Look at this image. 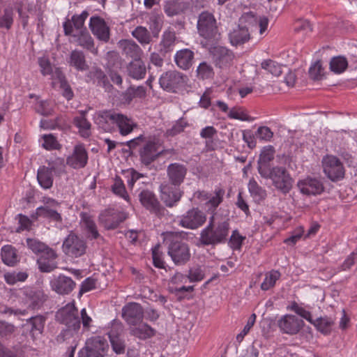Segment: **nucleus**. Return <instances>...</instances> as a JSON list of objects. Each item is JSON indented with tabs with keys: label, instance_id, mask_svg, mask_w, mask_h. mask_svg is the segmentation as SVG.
Instances as JSON below:
<instances>
[{
	"label": "nucleus",
	"instance_id": "obj_61",
	"mask_svg": "<svg viewBox=\"0 0 357 357\" xmlns=\"http://www.w3.org/2000/svg\"><path fill=\"white\" fill-rule=\"evenodd\" d=\"M255 136L260 140L270 141L273 137V132L267 126H260L255 132Z\"/></svg>",
	"mask_w": 357,
	"mask_h": 357
},
{
	"label": "nucleus",
	"instance_id": "obj_40",
	"mask_svg": "<svg viewBox=\"0 0 357 357\" xmlns=\"http://www.w3.org/2000/svg\"><path fill=\"white\" fill-rule=\"evenodd\" d=\"M46 317L43 315L31 317L26 319V324L31 326L30 333L33 337L41 335L43 332Z\"/></svg>",
	"mask_w": 357,
	"mask_h": 357
},
{
	"label": "nucleus",
	"instance_id": "obj_59",
	"mask_svg": "<svg viewBox=\"0 0 357 357\" xmlns=\"http://www.w3.org/2000/svg\"><path fill=\"white\" fill-rule=\"evenodd\" d=\"M112 190L116 195L123 197L126 200H128V195L126 192L124 184L121 178H116L114 185L112 186Z\"/></svg>",
	"mask_w": 357,
	"mask_h": 357
},
{
	"label": "nucleus",
	"instance_id": "obj_27",
	"mask_svg": "<svg viewBox=\"0 0 357 357\" xmlns=\"http://www.w3.org/2000/svg\"><path fill=\"white\" fill-rule=\"evenodd\" d=\"M26 301L29 307L35 310L43 306L48 296L44 291L40 289H30L24 292Z\"/></svg>",
	"mask_w": 357,
	"mask_h": 357
},
{
	"label": "nucleus",
	"instance_id": "obj_1",
	"mask_svg": "<svg viewBox=\"0 0 357 357\" xmlns=\"http://www.w3.org/2000/svg\"><path fill=\"white\" fill-rule=\"evenodd\" d=\"M143 175L132 171L131 177L128 181V188L133 194H137L139 202L146 210L157 216L163 215L165 208L151 190L144 188V182L141 181Z\"/></svg>",
	"mask_w": 357,
	"mask_h": 357
},
{
	"label": "nucleus",
	"instance_id": "obj_19",
	"mask_svg": "<svg viewBox=\"0 0 357 357\" xmlns=\"http://www.w3.org/2000/svg\"><path fill=\"white\" fill-rule=\"evenodd\" d=\"M89 28L92 33L100 41L107 43L110 38L109 28L105 21L98 16L90 19Z\"/></svg>",
	"mask_w": 357,
	"mask_h": 357
},
{
	"label": "nucleus",
	"instance_id": "obj_43",
	"mask_svg": "<svg viewBox=\"0 0 357 357\" xmlns=\"http://www.w3.org/2000/svg\"><path fill=\"white\" fill-rule=\"evenodd\" d=\"M175 40L176 36L174 32L165 31L162 35L160 43H159V51L160 54L165 56L166 53L172 51L175 43Z\"/></svg>",
	"mask_w": 357,
	"mask_h": 357
},
{
	"label": "nucleus",
	"instance_id": "obj_56",
	"mask_svg": "<svg viewBox=\"0 0 357 357\" xmlns=\"http://www.w3.org/2000/svg\"><path fill=\"white\" fill-rule=\"evenodd\" d=\"M187 275L188 279H189L191 282L201 281L204 278V271L200 266L190 268Z\"/></svg>",
	"mask_w": 357,
	"mask_h": 357
},
{
	"label": "nucleus",
	"instance_id": "obj_62",
	"mask_svg": "<svg viewBox=\"0 0 357 357\" xmlns=\"http://www.w3.org/2000/svg\"><path fill=\"white\" fill-rule=\"evenodd\" d=\"M245 238V237L240 235L237 230L233 231L229 242L230 247L234 250H239Z\"/></svg>",
	"mask_w": 357,
	"mask_h": 357
},
{
	"label": "nucleus",
	"instance_id": "obj_51",
	"mask_svg": "<svg viewBox=\"0 0 357 357\" xmlns=\"http://www.w3.org/2000/svg\"><path fill=\"white\" fill-rule=\"evenodd\" d=\"M280 273L277 271H271L266 273L265 278L261 284V288L264 291L268 290L273 287L276 281L280 278Z\"/></svg>",
	"mask_w": 357,
	"mask_h": 357
},
{
	"label": "nucleus",
	"instance_id": "obj_36",
	"mask_svg": "<svg viewBox=\"0 0 357 357\" xmlns=\"http://www.w3.org/2000/svg\"><path fill=\"white\" fill-rule=\"evenodd\" d=\"M54 167L41 166L38 169L37 180L39 185L44 189H50L53 185Z\"/></svg>",
	"mask_w": 357,
	"mask_h": 357
},
{
	"label": "nucleus",
	"instance_id": "obj_23",
	"mask_svg": "<svg viewBox=\"0 0 357 357\" xmlns=\"http://www.w3.org/2000/svg\"><path fill=\"white\" fill-rule=\"evenodd\" d=\"M301 193L306 195H316L324 191L322 183L314 178L307 177L297 183Z\"/></svg>",
	"mask_w": 357,
	"mask_h": 357
},
{
	"label": "nucleus",
	"instance_id": "obj_24",
	"mask_svg": "<svg viewBox=\"0 0 357 357\" xmlns=\"http://www.w3.org/2000/svg\"><path fill=\"white\" fill-rule=\"evenodd\" d=\"M88 16L89 13L84 10L80 15H73L71 20H67L63 24L65 35L70 36L74 34L73 28H75L77 33L80 32L81 30H84L85 28L84 27V22Z\"/></svg>",
	"mask_w": 357,
	"mask_h": 357
},
{
	"label": "nucleus",
	"instance_id": "obj_26",
	"mask_svg": "<svg viewBox=\"0 0 357 357\" xmlns=\"http://www.w3.org/2000/svg\"><path fill=\"white\" fill-rule=\"evenodd\" d=\"M275 152L274 147L271 145L264 146L261 151L257 161V171L260 176L272 169L270 162L274 159Z\"/></svg>",
	"mask_w": 357,
	"mask_h": 357
},
{
	"label": "nucleus",
	"instance_id": "obj_6",
	"mask_svg": "<svg viewBox=\"0 0 357 357\" xmlns=\"http://www.w3.org/2000/svg\"><path fill=\"white\" fill-rule=\"evenodd\" d=\"M197 28L199 35L204 39L211 42L218 39L217 22L213 13L202 12L198 16Z\"/></svg>",
	"mask_w": 357,
	"mask_h": 357
},
{
	"label": "nucleus",
	"instance_id": "obj_49",
	"mask_svg": "<svg viewBox=\"0 0 357 357\" xmlns=\"http://www.w3.org/2000/svg\"><path fill=\"white\" fill-rule=\"evenodd\" d=\"M13 9L12 7H6L3 13L0 14V29L9 30L13 24Z\"/></svg>",
	"mask_w": 357,
	"mask_h": 357
},
{
	"label": "nucleus",
	"instance_id": "obj_7",
	"mask_svg": "<svg viewBox=\"0 0 357 357\" xmlns=\"http://www.w3.org/2000/svg\"><path fill=\"white\" fill-rule=\"evenodd\" d=\"M253 22H256V18L252 13H246L240 18L239 24L229 34V40L232 45H241L250 40L249 27L245 24H251Z\"/></svg>",
	"mask_w": 357,
	"mask_h": 357
},
{
	"label": "nucleus",
	"instance_id": "obj_38",
	"mask_svg": "<svg viewBox=\"0 0 357 357\" xmlns=\"http://www.w3.org/2000/svg\"><path fill=\"white\" fill-rule=\"evenodd\" d=\"M68 63L78 71H85L89 69L85 55L81 50H73L70 54Z\"/></svg>",
	"mask_w": 357,
	"mask_h": 357
},
{
	"label": "nucleus",
	"instance_id": "obj_16",
	"mask_svg": "<svg viewBox=\"0 0 357 357\" xmlns=\"http://www.w3.org/2000/svg\"><path fill=\"white\" fill-rule=\"evenodd\" d=\"M144 310L140 304L129 303L122 309V317L131 326H135L142 321Z\"/></svg>",
	"mask_w": 357,
	"mask_h": 357
},
{
	"label": "nucleus",
	"instance_id": "obj_39",
	"mask_svg": "<svg viewBox=\"0 0 357 357\" xmlns=\"http://www.w3.org/2000/svg\"><path fill=\"white\" fill-rule=\"evenodd\" d=\"M130 333L140 340H146L153 336L155 331L147 324L140 322L130 327Z\"/></svg>",
	"mask_w": 357,
	"mask_h": 357
},
{
	"label": "nucleus",
	"instance_id": "obj_15",
	"mask_svg": "<svg viewBox=\"0 0 357 357\" xmlns=\"http://www.w3.org/2000/svg\"><path fill=\"white\" fill-rule=\"evenodd\" d=\"M76 286V283L65 275L60 274L57 276L54 275L50 280L51 289L60 295L69 294Z\"/></svg>",
	"mask_w": 357,
	"mask_h": 357
},
{
	"label": "nucleus",
	"instance_id": "obj_48",
	"mask_svg": "<svg viewBox=\"0 0 357 357\" xmlns=\"http://www.w3.org/2000/svg\"><path fill=\"white\" fill-rule=\"evenodd\" d=\"M312 324H314L317 329L321 333L328 335L331 332L334 321L331 318L325 317L313 320V323Z\"/></svg>",
	"mask_w": 357,
	"mask_h": 357
},
{
	"label": "nucleus",
	"instance_id": "obj_3",
	"mask_svg": "<svg viewBox=\"0 0 357 357\" xmlns=\"http://www.w3.org/2000/svg\"><path fill=\"white\" fill-rule=\"evenodd\" d=\"M167 254L176 266L186 264L191 258L190 247L181 239V233L167 231L164 234Z\"/></svg>",
	"mask_w": 357,
	"mask_h": 357
},
{
	"label": "nucleus",
	"instance_id": "obj_8",
	"mask_svg": "<svg viewBox=\"0 0 357 357\" xmlns=\"http://www.w3.org/2000/svg\"><path fill=\"white\" fill-rule=\"evenodd\" d=\"M109 345L105 338L94 336L89 338L85 346L79 351V357H105Z\"/></svg>",
	"mask_w": 357,
	"mask_h": 357
},
{
	"label": "nucleus",
	"instance_id": "obj_42",
	"mask_svg": "<svg viewBox=\"0 0 357 357\" xmlns=\"http://www.w3.org/2000/svg\"><path fill=\"white\" fill-rule=\"evenodd\" d=\"M86 111H81L80 115L77 116L73 119L74 125L79 128V132L82 137H88L91 135V123L86 118Z\"/></svg>",
	"mask_w": 357,
	"mask_h": 357
},
{
	"label": "nucleus",
	"instance_id": "obj_17",
	"mask_svg": "<svg viewBox=\"0 0 357 357\" xmlns=\"http://www.w3.org/2000/svg\"><path fill=\"white\" fill-rule=\"evenodd\" d=\"M122 324L121 323H114L111 330L108 333L112 350L116 354H123L126 350V343L122 335Z\"/></svg>",
	"mask_w": 357,
	"mask_h": 357
},
{
	"label": "nucleus",
	"instance_id": "obj_12",
	"mask_svg": "<svg viewBox=\"0 0 357 357\" xmlns=\"http://www.w3.org/2000/svg\"><path fill=\"white\" fill-rule=\"evenodd\" d=\"M324 174L332 181H337L344 176V169L341 161L333 155H327L322 160Z\"/></svg>",
	"mask_w": 357,
	"mask_h": 357
},
{
	"label": "nucleus",
	"instance_id": "obj_2",
	"mask_svg": "<svg viewBox=\"0 0 357 357\" xmlns=\"http://www.w3.org/2000/svg\"><path fill=\"white\" fill-rule=\"evenodd\" d=\"M229 230V218L224 217L218 220V214L213 213L208 225L200 233L199 242L204 246L224 243L227 240Z\"/></svg>",
	"mask_w": 357,
	"mask_h": 357
},
{
	"label": "nucleus",
	"instance_id": "obj_18",
	"mask_svg": "<svg viewBox=\"0 0 357 357\" xmlns=\"http://www.w3.org/2000/svg\"><path fill=\"white\" fill-rule=\"evenodd\" d=\"M160 144L158 142L149 141L139 150L140 160L146 166L149 165L161 156L159 152Z\"/></svg>",
	"mask_w": 357,
	"mask_h": 357
},
{
	"label": "nucleus",
	"instance_id": "obj_57",
	"mask_svg": "<svg viewBox=\"0 0 357 357\" xmlns=\"http://www.w3.org/2000/svg\"><path fill=\"white\" fill-rule=\"evenodd\" d=\"M197 75L202 79H208L213 75V68L206 62L201 63L197 69Z\"/></svg>",
	"mask_w": 357,
	"mask_h": 357
},
{
	"label": "nucleus",
	"instance_id": "obj_4",
	"mask_svg": "<svg viewBox=\"0 0 357 357\" xmlns=\"http://www.w3.org/2000/svg\"><path fill=\"white\" fill-rule=\"evenodd\" d=\"M96 122L100 126L104 128L105 130L107 128L104 127V124H116L122 135H126L131 132L135 126L131 119L124 114L112 110H103L98 112Z\"/></svg>",
	"mask_w": 357,
	"mask_h": 357
},
{
	"label": "nucleus",
	"instance_id": "obj_58",
	"mask_svg": "<svg viewBox=\"0 0 357 357\" xmlns=\"http://www.w3.org/2000/svg\"><path fill=\"white\" fill-rule=\"evenodd\" d=\"M310 77L314 80L321 79L324 75V69L319 61H316L309 69Z\"/></svg>",
	"mask_w": 357,
	"mask_h": 357
},
{
	"label": "nucleus",
	"instance_id": "obj_5",
	"mask_svg": "<svg viewBox=\"0 0 357 357\" xmlns=\"http://www.w3.org/2000/svg\"><path fill=\"white\" fill-rule=\"evenodd\" d=\"M261 176L265 179H271L275 188L283 194L289 193L293 187L294 179L284 167H272V169Z\"/></svg>",
	"mask_w": 357,
	"mask_h": 357
},
{
	"label": "nucleus",
	"instance_id": "obj_34",
	"mask_svg": "<svg viewBox=\"0 0 357 357\" xmlns=\"http://www.w3.org/2000/svg\"><path fill=\"white\" fill-rule=\"evenodd\" d=\"M28 248L35 254L44 253L48 257L55 259L57 257L56 252L45 243L36 238H27Z\"/></svg>",
	"mask_w": 357,
	"mask_h": 357
},
{
	"label": "nucleus",
	"instance_id": "obj_55",
	"mask_svg": "<svg viewBox=\"0 0 357 357\" xmlns=\"http://www.w3.org/2000/svg\"><path fill=\"white\" fill-rule=\"evenodd\" d=\"M187 126H188V121L183 118H181L176 121L171 128L167 130L166 135L170 137L176 136L182 132Z\"/></svg>",
	"mask_w": 357,
	"mask_h": 357
},
{
	"label": "nucleus",
	"instance_id": "obj_20",
	"mask_svg": "<svg viewBox=\"0 0 357 357\" xmlns=\"http://www.w3.org/2000/svg\"><path fill=\"white\" fill-rule=\"evenodd\" d=\"M88 162V153L83 144L74 146L73 153L66 159V163L74 169L84 167Z\"/></svg>",
	"mask_w": 357,
	"mask_h": 357
},
{
	"label": "nucleus",
	"instance_id": "obj_32",
	"mask_svg": "<svg viewBox=\"0 0 357 357\" xmlns=\"http://www.w3.org/2000/svg\"><path fill=\"white\" fill-rule=\"evenodd\" d=\"M190 7L187 1L179 0H169L164 6V11L169 17L181 15L185 13Z\"/></svg>",
	"mask_w": 357,
	"mask_h": 357
},
{
	"label": "nucleus",
	"instance_id": "obj_50",
	"mask_svg": "<svg viewBox=\"0 0 357 357\" xmlns=\"http://www.w3.org/2000/svg\"><path fill=\"white\" fill-rule=\"evenodd\" d=\"M348 66L347 60L344 56L333 57L330 62L331 70L335 73L344 72Z\"/></svg>",
	"mask_w": 357,
	"mask_h": 357
},
{
	"label": "nucleus",
	"instance_id": "obj_30",
	"mask_svg": "<svg viewBox=\"0 0 357 357\" xmlns=\"http://www.w3.org/2000/svg\"><path fill=\"white\" fill-rule=\"evenodd\" d=\"M99 219L107 229H114L124 220L125 218L121 213L114 210H108L101 213Z\"/></svg>",
	"mask_w": 357,
	"mask_h": 357
},
{
	"label": "nucleus",
	"instance_id": "obj_14",
	"mask_svg": "<svg viewBox=\"0 0 357 357\" xmlns=\"http://www.w3.org/2000/svg\"><path fill=\"white\" fill-rule=\"evenodd\" d=\"M59 203L56 200L47 198L45 200L44 206L38 207L36 210V216L49 219L50 221L61 223L62 217L57 211Z\"/></svg>",
	"mask_w": 357,
	"mask_h": 357
},
{
	"label": "nucleus",
	"instance_id": "obj_63",
	"mask_svg": "<svg viewBox=\"0 0 357 357\" xmlns=\"http://www.w3.org/2000/svg\"><path fill=\"white\" fill-rule=\"evenodd\" d=\"M38 268L41 272L50 273L56 268V263L45 259L38 260Z\"/></svg>",
	"mask_w": 357,
	"mask_h": 357
},
{
	"label": "nucleus",
	"instance_id": "obj_10",
	"mask_svg": "<svg viewBox=\"0 0 357 357\" xmlns=\"http://www.w3.org/2000/svg\"><path fill=\"white\" fill-rule=\"evenodd\" d=\"M187 81V76L176 70H169L160 77L159 84L161 88L168 92H176L183 87Z\"/></svg>",
	"mask_w": 357,
	"mask_h": 357
},
{
	"label": "nucleus",
	"instance_id": "obj_46",
	"mask_svg": "<svg viewBox=\"0 0 357 357\" xmlns=\"http://www.w3.org/2000/svg\"><path fill=\"white\" fill-rule=\"evenodd\" d=\"M1 259L4 264L14 266L18 261L16 250L11 245H5L1 249Z\"/></svg>",
	"mask_w": 357,
	"mask_h": 357
},
{
	"label": "nucleus",
	"instance_id": "obj_28",
	"mask_svg": "<svg viewBox=\"0 0 357 357\" xmlns=\"http://www.w3.org/2000/svg\"><path fill=\"white\" fill-rule=\"evenodd\" d=\"M234 57L233 52L224 47H215L213 52V61L220 68L231 65Z\"/></svg>",
	"mask_w": 357,
	"mask_h": 357
},
{
	"label": "nucleus",
	"instance_id": "obj_54",
	"mask_svg": "<svg viewBox=\"0 0 357 357\" xmlns=\"http://www.w3.org/2000/svg\"><path fill=\"white\" fill-rule=\"evenodd\" d=\"M28 278L26 272H10L4 274L6 282L10 285L16 284L17 282H24Z\"/></svg>",
	"mask_w": 357,
	"mask_h": 357
},
{
	"label": "nucleus",
	"instance_id": "obj_25",
	"mask_svg": "<svg viewBox=\"0 0 357 357\" xmlns=\"http://www.w3.org/2000/svg\"><path fill=\"white\" fill-rule=\"evenodd\" d=\"M161 199L168 207H172L182 197L183 192L179 188L169 185L160 186Z\"/></svg>",
	"mask_w": 357,
	"mask_h": 357
},
{
	"label": "nucleus",
	"instance_id": "obj_47",
	"mask_svg": "<svg viewBox=\"0 0 357 357\" xmlns=\"http://www.w3.org/2000/svg\"><path fill=\"white\" fill-rule=\"evenodd\" d=\"M248 190L256 202H261L266 197V191L257 183L254 178L249 181Z\"/></svg>",
	"mask_w": 357,
	"mask_h": 357
},
{
	"label": "nucleus",
	"instance_id": "obj_13",
	"mask_svg": "<svg viewBox=\"0 0 357 357\" xmlns=\"http://www.w3.org/2000/svg\"><path fill=\"white\" fill-rule=\"evenodd\" d=\"M206 220L205 213L198 208H193L181 217L179 225L185 228L196 229L202 226Z\"/></svg>",
	"mask_w": 357,
	"mask_h": 357
},
{
	"label": "nucleus",
	"instance_id": "obj_52",
	"mask_svg": "<svg viewBox=\"0 0 357 357\" xmlns=\"http://www.w3.org/2000/svg\"><path fill=\"white\" fill-rule=\"evenodd\" d=\"M261 66L263 69L275 77L280 75L282 72V66L271 59L264 61Z\"/></svg>",
	"mask_w": 357,
	"mask_h": 357
},
{
	"label": "nucleus",
	"instance_id": "obj_22",
	"mask_svg": "<svg viewBox=\"0 0 357 357\" xmlns=\"http://www.w3.org/2000/svg\"><path fill=\"white\" fill-rule=\"evenodd\" d=\"M303 321L294 315H285L278 321L280 329L284 333L296 334L302 328Z\"/></svg>",
	"mask_w": 357,
	"mask_h": 357
},
{
	"label": "nucleus",
	"instance_id": "obj_35",
	"mask_svg": "<svg viewBox=\"0 0 357 357\" xmlns=\"http://www.w3.org/2000/svg\"><path fill=\"white\" fill-rule=\"evenodd\" d=\"M126 71L130 77L135 79H143L146 73V68L144 63L141 59L132 60L126 67Z\"/></svg>",
	"mask_w": 357,
	"mask_h": 357
},
{
	"label": "nucleus",
	"instance_id": "obj_29",
	"mask_svg": "<svg viewBox=\"0 0 357 357\" xmlns=\"http://www.w3.org/2000/svg\"><path fill=\"white\" fill-rule=\"evenodd\" d=\"M71 36L75 38V41L78 45L90 51L94 55L98 54V48L95 47L94 40L86 28Z\"/></svg>",
	"mask_w": 357,
	"mask_h": 357
},
{
	"label": "nucleus",
	"instance_id": "obj_33",
	"mask_svg": "<svg viewBox=\"0 0 357 357\" xmlns=\"http://www.w3.org/2000/svg\"><path fill=\"white\" fill-rule=\"evenodd\" d=\"M194 52L190 49H183L178 51L174 56L176 64L183 70H188L194 62Z\"/></svg>",
	"mask_w": 357,
	"mask_h": 357
},
{
	"label": "nucleus",
	"instance_id": "obj_60",
	"mask_svg": "<svg viewBox=\"0 0 357 357\" xmlns=\"http://www.w3.org/2000/svg\"><path fill=\"white\" fill-rule=\"evenodd\" d=\"M59 81H60V88L63 90L62 95L65 97L68 100H70L73 97V92L68 84L65 77L63 75H59Z\"/></svg>",
	"mask_w": 357,
	"mask_h": 357
},
{
	"label": "nucleus",
	"instance_id": "obj_11",
	"mask_svg": "<svg viewBox=\"0 0 357 357\" xmlns=\"http://www.w3.org/2000/svg\"><path fill=\"white\" fill-rule=\"evenodd\" d=\"M56 319L66 328H80L81 321L78 310L74 304L68 303L61 308L56 314Z\"/></svg>",
	"mask_w": 357,
	"mask_h": 357
},
{
	"label": "nucleus",
	"instance_id": "obj_44",
	"mask_svg": "<svg viewBox=\"0 0 357 357\" xmlns=\"http://www.w3.org/2000/svg\"><path fill=\"white\" fill-rule=\"evenodd\" d=\"M132 35L142 45H149L152 41V36L145 26H137L132 31Z\"/></svg>",
	"mask_w": 357,
	"mask_h": 357
},
{
	"label": "nucleus",
	"instance_id": "obj_37",
	"mask_svg": "<svg viewBox=\"0 0 357 357\" xmlns=\"http://www.w3.org/2000/svg\"><path fill=\"white\" fill-rule=\"evenodd\" d=\"M80 328H66L56 336V342L58 344L67 342L70 345L77 346L79 339V331Z\"/></svg>",
	"mask_w": 357,
	"mask_h": 357
},
{
	"label": "nucleus",
	"instance_id": "obj_21",
	"mask_svg": "<svg viewBox=\"0 0 357 357\" xmlns=\"http://www.w3.org/2000/svg\"><path fill=\"white\" fill-rule=\"evenodd\" d=\"M188 172L187 167L180 163H172L167 168V174L170 184L179 188L184 181Z\"/></svg>",
	"mask_w": 357,
	"mask_h": 357
},
{
	"label": "nucleus",
	"instance_id": "obj_53",
	"mask_svg": "<svg viewBox=\"0 0 357 357\" xmlns=\"http://www.w3.org/2000/svg\"><path fill=\"white\" fill-rule=\"evenodd\" d=\"M225 195V190L222 188L215 189L214 191V195H210V198L208 199L206 204L211 206L208 210H212L213 213L216 208L222 203L223 197Z\"/></svg>",
	"mask_w": 357,
	"mask_h": 357
},
{
	"label": "nucleus",
	"instance_id": "obj_45",
	"mask_svg": "<svg viewBox=\"0 0 357 357\" xmlns=\"http://www.w3.org/2000/svg\"><path fill=\"white\" fill-rule=\"evenodd\" d=\"M82 220L83 227L87 231L89 238L97 239L100 237L96 225L90 215L83 213L82 215Z\"/></svg>",
	"mask_w": 357,
	"mask_h": 357
},
{
	"label": "nucleus",
	"instance_id": "obj_64",
	"mask_svg": "<svg viewBox=\"0 0 357 357\" xmlns=\"http://www.w3.org/2000/svg\"><path fill=\"white\" fill-rule=\"evenodd\" d=\"M44 142L43 146L47 150L58 149L59 144L56 138L52 135H45L43 136Z\"/></svg>",
	"mask_w": 357,
	"mask_h": 357
},
{
	"label": "nucleus",
	"instance_id": "obj_41",
	"mask_svg": "<svg viewBox=\"0 0 357 357\" xmlns=\"http://www.w3.org/2000/svg\"><path fill=\"white\" fill-rule=\"evenodd\" d=\"M89 77L98 86H102L105 90H109L112 87L105 73L98 68H93L89 73Z\"/></svg>",
	"mask_w": 357,
	"mask_h": 357
},
{
	"label": "nucleus",
	"instance_id": "obj_31",
	"mask_svg": "<svg viewBox=\"0 0 357 357\" xmlns=\"http://www.w3.org/2000/svg\"><path fill=\"white\" fill-rule=\"evenodd\" d=\"M122 54L133 60L141 59L142 50L140 47L132 40H121L118 43Z\"/></svg>",
	"mask_w": 357,
	"mask_h": 357
},
{
	"label": "nucleus",
	"instance_id": "obj_9",
	"mask_svg": "<svg viewBox=\"0 0 357 357\" xmlns=\"http://www.w3.org/2000/svg\"><path fill=\"white\" fill-rule=\"evenodd\" d=\"M86 243L82 237L70 231L65 238L62 244V250L64 254L72 258H77L86 253Z\"/></svg>",
	"mask_w": 357,
	"mask_h": 357
}]
</instances>
